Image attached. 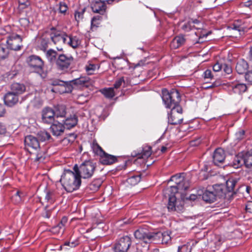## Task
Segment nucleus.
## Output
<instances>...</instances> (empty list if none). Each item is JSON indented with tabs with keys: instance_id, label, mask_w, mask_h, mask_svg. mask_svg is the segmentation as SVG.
Segmentation results:
<instances>
[{
	"instance_id": "8fccbe9b",
	"label": "nucleus",
	"mask_w": 252,
	"mask_h": 252,
	"mask_svg": "<svg viewBox=\"0 0 252 252\" xmlns=\"http://www.w3.org/2000/svg\"><path fill=\"white\" fill-rule=\"evenodd\" d=\"M224 73L227 74H230L232 72V69L230 65L227 64H222V69Z\"/></svg>"
},
{
	"instance_id": "20e7f679",
	"label": "nucleus",
	"mask_w": 252,
	"mask_h": 252,
	"mask_svg": "<svg viewBox=\"0 0 252 252\" xmlns=\"http://www.w3.org/2000/svg\"><path fill=\"white\" fill-rule=\"evenodd\" d=\"M161 97L163 103L167 108L179 104L181 100L179 92L176 90L168 91L166 89L162 90Z\"/></svg>"
},
{
	"instance_id": "72a5a7b5",
	"label": "nucleus",
	"mask_w": 252,
	"mask_h": 252,
	"mask_svg": "<svg viewBox=\"0 0 252 252\" xmlns=\"http://www.w3.org/2000/svg\"><path fill=\"white\" fill-rule=\"evenodd\" d=\"M55 117H63L66 114V108L64 105H58L54 111Z\"/></svg>"
},
{
	"instance_id": "e2e57ef3",
	"label": "nucleus",
	"mask_w": 252,
	"mask_h": 252,
	"mask_svg": "<svg viewBox=\"0 0 252 252\" xmlns=\"http://www.w3.org/2000/svg\"><path fill=\"white\" fill-rule=\"evenodd\" d=\"M6 131L5 126L1 122H0V134H4Z\"/></svg>"
},
{
	"instance_id": "0eeeda50",
	"label": "nucleus",
	"mask_w": 252,
	"mask_h": 252,
	"mask_svg": "<svg viewBox=\"0 0 252 252\" xmlns=\"http://www.w3.org/2000/svg\"><path fill=\"white\" fill-rule=\"evenodd\" d=\"M73 60V58L70 55L60 54L55 63L56 67L59 70L66 71L72 63Z\"/></svg>"
},
{
	"instance_id": "79ce46f5",
	"label": "nucleus",
	"mask_w": 252,
	"mask_h": 252,
	"mask_svg": "<svg viewBox=\"0 0 252 252\" xmlns=\"http://www.w3.org/2000/svg\"><path fill=\"white\" fill-rule=\"evenodd\" d=\"M162 244H167L171 240L170 232L168 231H164L161 233Z\"/></svg>"
},
{
	"instance_id": "4d7b16f0",
	"label": "nucleus",
	"mask_w": 252,
	"mask_h": 252,
	"mask_svg": "<svg viewBox=\"0 0 252 252\" xmlns=\"http://www.w3.org/2000/svg\"><path fill=\"white\" fill-rule=\"evenodd\" d=\"M204 76L205 79H212L213 78V75L210 69H207L204 72Z\"/></svg>"
},
{
	"instance_id": "aec40b11",
	"label": "nucleus",
	"mask_w": 252,
	"mask_h": 252,
	"mask_svg": "<svg viewBox=\"0 0 252 252\" xmlns=\"http://www.w3.org/2000/svg\"><path fill=\"white\" fill-rule=\"evenodd\" d=\"M244 164H245L244 153L242 152L234 157L233 160L229 163V165L234 168L237 169L241 167Z\"/></svg>"
},
{
	"instance_id": "c85d7f7f",
	"label": "nucleus",
	"mask_w": 252,
	"mask_h": 252,
	"mask_svg": "<svg viewBox=\"0 0 252 252\" xmlns=\"http://www.w3.org/2000/svg\"><path fill=\"white\" fill-rule=\"evenodd\" d=\"M58 195L57 192L54 190H50L46 192L45 199L50 204L53 203Z\"/></svg>"
},
{
	"instance_id": "dca6fc26",
	"label": "nucleus",
	"mask_w": 252,
	"mask_h": 252,
	"mask_svg": "<svg viewBox=\"0 0 252 252\" xmlns=\"http://www.w3.org/2000/svg\"><path fill=\"white\" fill-rule=\"evenodd\" d=\"M54 111L50 108L46 107L42 111V121L45 124H50L54 121Z\"/></svg>"
},
{
	"instance_id": "13d9d810",
	"label": "nucleus",
	"mask_w": 252,
	"mask_h": 252,
	"mask_svg": "<svg viewBox=\"0 0 252 252\" xmlns=\"http://www.w3.org/2000/svg\"><path fill=\"white\" fill-rule=\"evenodd\" d=\"M66 82L59 80H55L52 81L51 84L53 86H64L65 87Z\"/></svg>"
},
{
	"instance_id": "7c9ffc66",
	"label": "nucleus",
	"mask_w": 252,
	"mask_h": 252,
	"mask_svg": "<svg viewBox=\"0 0 252 252\" xmlns=\"http://www.w3.org/2000/svg\"><path fill=\"white\" fill-rule=\"evenodd\" d=\"M99 65L97 64L93 63L91 62H88L85 66V70L88 75H92L94 73V72L98 69Z\"/></svg>"
},
{
	"instance_id": "c9c22d12",
	"label": "nucleus",
	"mask_w": 252,
	"mask_h": 252,
	"mask_svg": "<svg viewBox=\"0 0 252 252\" xmlns=\"http://www.w3.org/2000/svg\"><path fill=\"white\" fill-rule=\"evenodd\" d=\"M102 184V181L100 179L94 180L89 186V188L93 191H95L100 187Z\"/></svg>"
},
{
	"instance_id": "4c0bfd02",
	"label": "nucleus",
	"mask_w": 252,
	"mask_h": 252,
	"mask_svg": "<svg viewBox=\"0 0 252 252\" xmlns=\"http://www.w3.org/2000/svg\"><path fill=\"white\" fill-rule=\"evenodd\" d=\"M35 151V160L39 162H43L46 157L44 151L41 150V148Z\"/></svg>"
},
{
	"instance_id": "6e6d98bb",
	"label": "nucleus",
	"mask_w": 252,
	"mask_h": 252,
	"mask_svg": "<svg viewBox=\"0 0 252 252\" xmlns=\"http://www.w3.org/2000/svg\"><path fill=\"white\" fill-rule=\"evenodd\" d=\"M93 149L97 154H99L100 155H101L103 152H104L101 147L98 144L94 145Z\"/></svg>"
},
{
	"instance_id": "864d4df0",
	"label": "nucleus",
	"mask_w": 252,
	"mask_h": 252,
	"mask_svg": "<svg viewBox=\"0 0 252 252\" xmlns=\"http://www.w3.org/2000/svg\"><path fill=\"white\" fill-rule=\"evenodd\" d=\"M100 16H96L94 17L92 19L91 22V25L92 27L95 26L96 27H97V25L99 24V20H100Z\"/></svg>"
},
{
	"instance_id": "4be33fe9",
	"label": "nucleus",
	"mask_w": 252,
	"mask_h": 252,
	"mask_svg": "<svg viewBox=\"0 0 252 252\" xmlns=\"http://www.w3.org/2000/svg\"><path fill=\"white\" fill-rule=\"evenodd\" d=\"M117 160L116 157L108 154L105 152L100 155V162L103 164L109 165L114 163Z\"/></svg>"
},
{
	"instance_id": "f3484780",
	"label": "nucleus",
	"mask_w": 252,
	"mask_h": 252,
	"mask_svg": "<svg viewBox=\"0 0 252 252\" xmlns=\"http://www.w3.org/2000/svg\"><path fill=\"white\" fill-rule=\"evenodd\" d=\"M91 8L94 13L103 15L105 12L106 5L99 0H95L92 1Z\"/></svg>"
},
{
	"instance_id": "f03ea898",
	"label": "nucleus",
	"mask_w": 252,
	"mask_h": 252,
	"mask_svg": "<svg viewBox=\"0 0 252 252\" xmlns=\"http://www.w3.org/2000/svg\"><path fill=\"white\" fill-rule=\"evenodd\" d=\"M60 182L63 189L68 192L78 189L81 186L80 177L76 172L66 170L62 175Z\"/></svg>"
},
{
	"instance_id": "7ed1b4c3",
	"label": "nucleus",
	"mask_w": 252,
	"mask_h": 252,
	"mask_svg": "<svg viewBox=\"0 0 252 252\" xmlns=\"http://www.w3.org/2000/svg\"><path fill=\"white\" fill-rule=\"evenodd\" d=\"M222 185H215L212 187H208L202 194V199L208 203L215 201L217 198H225L226 190Z\"/></svg>"
},
{
	"instance_id": "b1692460",
	"label": "nucleus",
	"mask_w": 252,
	"mask_h": 252,
	"mask_svg": "<svg viewBox=\"0 0 252 252\" xmlns=\"http://www.w3.org/2000/svg\"><path fill=\"white\" fill-rule=\"evenodd\" d=\"M249 67L247 62L243 59L239 60L236 65V70L241 74L246 72Z\"/></svg>"
},
{
	"instance_id": "680f3d73",
	"label": "nucleus",
	"mask_w": 252,
	"mask_h": 252,
	"mask_svg": "<svg viewBox=\"0 0 252 252\" xmlns=\"http://www.w3.org/2000/svg\"><path fill=\"white\" fill-rule=\"evenodd\" d=\"M48 41L44 38H42L41 41V46L43 50H45L47 48Z\"/></svg>"
},
{
	"instance_id": "58836bf2",
	"label": "nucleus",
	"mask_w": 252,
	"mask_h": 252,
	"mask_svg": "<svg viewBox=\"0 0 252 252\" xmlns=\"http://www.w3.org/2000/svg\"><path fill=\"white\" fill-rule=\"evenodd\" d=\"M231 29L234 30L238 31L240 32V34H241V32H244L246 31L247 28L244 24H241L239 23V21L235 22Z\"/></svg>"
},
{
	"instance_id": "4468645a",
	"label": "nucleus",
	"mask_w": 252,
	"mask_h": 252,
	"mask_svg": "<svg viewBox=\"0 0 252 252\" xmlns=\"http://www.w3.org/2000/svg\"><path fill=\"white\" fill-rule=\"evenodd\" d=\"M25 144L27 150L29 151L30 153L32 152L30 151V149L36 151L40 148L39 142L37 138L31 135L25 137Z\"/></svg>"
},
{
	"instance_id": "f257e3e1",
	"label": "nucleus",
	"mask_w": 252,
	"mask_h": 252,
	"mask_svg": "<svg viewBox=\"0 0 252 252\" xmlns=\"http://www.w3.org/2000/svg\"><path fill=\"white\" fill-rule=\"evenodd\" d=\"M189 187L188 181L183 178L181 181H179L177 185L171 186L170 188H167L163 190V196L165 198H167L168 200L167 208L169 211H181L183 209L182 205H177L175 194L178 191H185Z\"/></svg>"
},
{
	"instance_id": "f8f14e48",
	"label": "nucleus",
	"mask_w": 252,
	"mask_h": 252,
	"mask_svg": "<svg viewBox=\"0 0 252 252\" xmlns=\"http://www.w3.org/2000/svg\"><path fill=\"white\" fill-rule=\"evenodd\" d=\"M22 37L18 34L10 35L6 40L8 48L15 51L20 50L22 46Z\"/></svg>"
},
{
	"instance_id": "5fc2aeb1",
	"label": "nucleus",
	"mask_w": 252,
	"mask_h": 252,
	"mask_svg": "<svg viewBox=\"0 0 252 252\" xmlns=\"http://www.w3.org/2000/svg\"><path fill=\"white\" fill-rule=\"evenodd\" d=\"M124 82V77H121L118 79L114 84V87L115 89H118L122 85V83Z\"/></svg>"
},
{
	"instance_id": "bb28decb",
	"label": "nucleus",
	"mask_w": 252,
	"mask_h": 252,
	"mask_svg": "<svg viewBox=\"0 0 252 252\" xmlns=\"http://www.w3.org/2000/svg\"><path fill=\"white\" fill-rule=\"evenodd\" d=\"M59 55L56 51L51 49L47 51L45 54L46 58L50 63H56Z\"/></svg>"
},
{
	"instance_id": "473e14b6",
	"label": "nucleus",
	"mask_w": 252,
	"mask_h": 252,
	"mask_svg": "<svg viewBox=\"0 0 252 252\" xmlns=\"http://www.w3.org/2000/svg\"><path fill=\"white\" fill-rule=\"evenodd\" d=\"M100 92L107 98H112L115 95L113 88H105L101 89Z\"/></svg>"
},
{
	"instance_id": "a19ab883",
	"label": "nucleus",
	"mask_w": 252,
	"mask_h": 252,
	"mask_svg": "<svg viewBox=\"0 0 252 252\" xmlns=\"http://www.w3.org/2000/svg\"><path fill=\"white\" fill-rule=\"evenodd\" d=\"M9 54L8 49L3 44H0V60L6 59Z\"/></svg>"
},
{
	"instance_id": "ddd939ff",
	"label": "nucleus",
	"mask_w": 252,
	"mask_h": 252,
	"mask_svg": "<svg viewBox=\"0 0 252 252\" xmlns=\"http://www.w3.org/2000/svg\"><path fill=\"white\" fill-rule=\"evenodd\" d=\"M152 154V148L150 146L144 145L138 151H134L131 156L132 157H137V159H143L144 162L146 158L149 157Z\"/></svg>"
},
{
	"instance_id": "5701e85b",
	"label": "nucleus",
	"mask_w": 252,
	"mask_h": 252,
	"mask_svg": "<svg viewBox=\"0 0 252 252\" xmlns=\"http://www.w3.org/2000/svg\"><path fill=\"white\" fill-rule=\"evenodd\" d=\"M186 38L183 34L175 36L171 43V47L177 49L185 44Z\"/></svg>"
},
{
	"instance_id": "393cba45",
	"label": "nucleus",
	"mask_w": 252,
	"mask_h": 252,
	"mask_svg": "<svg viewBox=\"0 0 252 252\" xmlns=\"http://www.w3.org/2000/svg\"><path fill=\"white\" fill-rule=\"evenodd\" d=\"M78 119L76 116L73 115L67 118L64 121L65 128L69 129L74 127L77 124Z\"/></svg>"
},
{
	"instance_id": "1a4fd4ad",
	"label": "nucleus",
	"mask_w": 252,
	"mask_h": 252,
	"mask_svg": "<svg viewBox=\"0 0 252 252\" xmlns=\"http://www.w3.org/2000/svg\"><path fill=\"white\" fill-rule=\"evenodd\" d=\"M157 234V233L150 232L148 228L144 226L140 227L136 230L134 234L135 238L142 240L144 242L147 243L151 242Z\"/></svg>"
},
{
	"instance_id": "412c9836",
	"label": "nucleus",
	"mask_w": 252,
	"mask_h": 252,
	"mask_svg": "<svg viewBox=\"0 0 252 252\" xmlns=\"http://www.w3.org/2000/svg\"><path fill=\"white\" fill-rule=\"evenodd\" d=\"M65 128L64 126L59 122H54L50 126L53 134L57 136L61 135Z\"/></svg>"
},
{
	"instance_id": "2f4dec72",
	"label": "nucleus",
	"mask_w": 252,
	"mask_h": 252,
	"mask_svg": "<svg viewBox=\"0 0 252 252\" xmlns=\"http://www.w3.org/2000/svg\"><path fill=\"white\" fill-rule=\"evenodd\" d=\"M244 160L246 167L252 166V149L244 153Z\"/></svg>"
},
{
	"instance_id": "423d86ee",
	"label": "nucleus",
	"mask_w": 252,
	"mask_h": 252,
	"mask_svg": "<svg viewBox=\"0 0 252 252\" xmlns=\"http://www.w3.org/2000/svg\"><path fill=\"white\" fill-rule=\"evenodd\" d=\"M170 113L168 114V122L171 125H179L182 123L183 120V109L179 105L173 106L171 108Z\"/></svg>"
},
{
	"instance_id": "a18cd8bd",
	"label": "nucleus",
	"mask_w": 252,
	"mask_h": 252,
	"mask_svg": "<svg viewBox=\"0 0 252 252\" xmlns=\"http://www.w3.org/2000/svg\"><path fill=\"white\" fill-rule=\"evenodd\" d=\"M86 10V8H84L80 10V11H77L75 13V18L76 21H79L80 20L82 19L83 17V14Z\"/></svg>"
},
{
	"instance_id": "338daca9",
	"label": "nucleus",
	"mask_w": 252,
	"mask_h": 252,
	"mask_svg": "<svg viewBox=\"0 0 252 252\" xmlns=\"http://www.w3.org/2000/svg\"><path fill=\"white\" fill-rule=\"evenodd\" d=\"M67 218L66 217H63L61 220L60 222L62 225H65L67 222Z\"/></svg>"
},
{
	"instance_id": "c756f323",
	"label": "nucleus",
	"mask_w": 252,
	"mask_h": 252,
	"mask_svg": "<svg viewBox=\"0 0 252 252\" xmlns=\"http://www.w3.org/2000/svg\"><path fill=\"white\" fill-rule=\"evenodd\" d=\"M141 180V174L137 173L136 175H130L126 179V182L130 186L137 185Z\"/></svg>"
},
{
	"instance_id": "39448f33",
	"label": "nucleus",
	"mask_w": 252,
	"mask_h": 252,
	"mask_svg": "<svg viewBox=\"0 0 252 252\" xmlns=\"http://www.w3.org/2000/svg\"><path fill=\"white\" fill-rule=\"evenodd\" d=\"M95 167V165L93 162L87 161L82 163L79 168L76 164L75 165L73 169L80 177V178L89 179L93 176Z\"/></svg>"
},
{
	"instance_id": "f704fd0d",
	"label": "nucleus",
	"mask_w": 252,
	"mask_h": 252,
	"mask_svg": "<svg viewBox=\"0 0 252 252\" xmlns=\"http://www.w3.org/2000/svg\"><path fill=\"white\" fill-rule=\"evenodd\" d=\"M233 91L236 93L241 94L245 92L247 87L246 85L244 83H237L233 87Z\"/></svg>"
},
{
	"instance_id": "6ab92c4d",
	"label": "nucleus",
	"mask_w": 252,
	"mask_h": 252,
	"mask_svg": "<svg viewBox=\"0 0 252 252\" xmlns=\"http://www.w3.org/2000/svg\"><path fill=\"white\" fill-rule=\"evenodd\" d=\"M225 155L224 151L221 148L217 149L213 156V162L216 165H219L220 163H222L225 159Z\"/></svg>"
},
{
	"instance_id": "3c124183",
	"label": "nucleus",
	"mask_w": 252,
	"mask_h": 252,
	"mask_svg": "<svg viewBox=\"0 0 252 252\" xmlns=\"http://www.w3.org/2000/svg\"><path fill=\"white\" fill-rule=\"evenodd\" d=\"M19 4L20 6H21V8L24 9L25 8L27 7L30 5V3L27 0H19Z\"/></svg>"
},
{
	"instance_id": "0e129e2a",
	"label": "nucleus",
	"mask_w": 252,
	"mask_h": 252,
	"mask_svg": "<svg viewBox=\"0 0 252 252\" xmlns=\"http://www.w3.org/2000/svg\"><path fill=\"white\" fill-rule=\"evenodd\" d=\"M245 134V131L243 130H240L236 133V136L237 139H241L243 138Z\"/></svg>"
},
{
	"instance_id": "a211bd4d",
	"label": "nucleus",
	"mask_w": 252,
	"mask_h": 252,
	"mask_svg": "<svg viewBox=\"0 0 252 252\" xmlns=\"http://www.w3.org/2000/svg\"><path fill=\"white\" fill-rule=\"evenodd\" d=\"M18 101V95L12 92L6 93L4 96L5 104L9 107L14 106L17 103Z\"/></svg>"
},
{
	"instance_id": "37998d69",
	"label": "nucleus",
	"mask_w": 252,
	"mask_h": 252,
	"mask_svg": "<svg viewBox=\"0 0 252 252\" xmlns=\"http://www.w3.org/2000/svg\"><path fill=\"white\" fill-rule=\"evenodd\" d=\"M59 10L60 13L65 14L67 9L68 6L64 2H60L59 4Z\"/></svg>"
},
{
	"instance_id": "6e6552de",
	"label": "nucleus",
	"mask_w": 252,
	"mask_h": 252,
	"mask_svg": "<svg viewBox=\"0 0 252 252\" xmlns=\"http://www.w3.org/2000/svg\"><path fill=\"white\" fill-rule=\"evenodd\" d=\"M27 62L29 66L34 71L38 73L43 72L44 62L39 57L36 55L30 56L27 58Z\"/></svg>"
},
{
	"instance_id": "603ef678",
	"label": "nucleus",
	"mask_w": 252,
	"mask_h": 252,
	"mask_svg": "<svg viewBox=\"0 0 252 252\" xmlns=\"http://www.w3.org/2000/svg\"><path fill=\"white\" fill-rule=\"evenodd\" d=\"M222 69V64L219 62L216 63L213 66V69L214 72H219Z\"/></svg>"
},
{
	"instance_id": "09e8293b",
	"label": "nucleus",
	"mask_w": 252,
	"mask_h": 252,
	"mask_svg": "<svg viewBox=\"0 0 252 252\" xmlns=\"http://www.w3.org/2000/svg\"><path fill=\"white\" fill-rule=\"evenodd\" d=\"M245 78L248 83L252 85V70L246 72Z\"/></svg>"
},
{
	"instance_id": "49530a36",
	"label": "nucleus",
	"mask_w": 252,
	"mask_h": 252,
	"mask_svg": "<svg viewBox=\"0 0 252 252\" xmlns=\"http://www.w3.org/2000/svg\"><path fill=\"white\" fill-rule=\"evenodd\" d=\"M184 173L180 174L179 175H175L172 176L170 178V181L174 182L177 185L178 184L179 181H181L183 180V178L184 177L183 175Z\"/></svg>"
},
{
	"instance_id": "ea45409f",
	"label": "nucleus",
	"mask_w": 252,
	"mask_h": 252,
	"mask_svg": "<svg viewBox=\"0 0 252 252\" xmlns=\"http://www.w3.org/2000/svg\"><path fill=\"white\" fill-rule=\"evenodd\" d=\"M37 138L41 141H45L51 138V135L49 132L45 130H41L37 133Z\"/></svg>"
},
{
	"instance_id": "c03bdc74",
	"label": "nucleus",
	"mask_w": 252,
	"mask_h": 252,
	"mask_svg": "<svg viewBox=\"0 0 252 252\" xmlns=\"http://www.w3.org/2000/svg\"><path fill=\"white\" fill-rule=\"evenodd\" d=\"M182 29L186 32H189L190 30H191L193 28H195L194 25H192V23L190 21H189L187 23H185L182 27Z\"/></svg>"
},
{
	"instance_id": "cd10ccee",
	"label": "nucleus",
	"mask_w": 252,
	"mask_h": 252,
	"mask_svg": "<svg viewBox=\"0 0 252 252\" xmlns=\"http://www.w3.org/2000/svg\"><path fill=\"white\" fill-rule=\"evenodd\" d=\"M12 92L15 93L17 95L21 94L26 90V87L24 85L18 83H14L11 85Z\"/></svg>"
},
{
	"instance_id": "de8ad7c7",
	"label": "nucleus",
	"mask_w": 252,
	"mask_h": 252,
	"mask_svg": "<svg viewBox=\"0 0 252 252\" xmlns=\"http://www.w3.org/2000/svg\"><path fill=\"white\" fill-rule=\"evenodd\" d=\"M54 208L52 209H48V206L45 207L44 211L43 212L42 216L43 217L47 219H49L51 217V212Z\"/></svg>"
},
{
	"instance_id": "774afa93",
	"label": "nucleus",
	"mask_w": 252,
	"mask_h": 252,
	"mask_svg": "<svg viewBox=\"0 0 252 252\" xmlns=\"http://www.w3.org/2000/svg\"><path fill=\"white\" fill-rule=\"evenodd\" d=\"M64 226V225H62L61 224V222H60V223H59L57 226H55V227H53V228H52V229H53V230H54V229H56H56H57V230H60V229H61L63 228V226Z\"/></svg>"
},
{
	"instance_id": "bf43d9fd",
	"label": "nucleus",
	"mask_w": 252,
	"mask_h": 252,
	"mask_svg": "<svg viewBox=\"0 0 252 252\" xmlns=\"http://www.w3.org/2000/svg\"><path fill=\"white\" fill-rule=\"evenodd\" d=\"M32 102L35 107H39L42 104V101L39 98L35 97Z\"/></svg>"
},
{
	"instance_id": "2eb2a0df",
	"label": "nucleus",
	"mask_w": 252,
	"mask_h": 252,
	"mask_svg": "<svg viewBox=\"0 0 252 252\" xmlns=\"http://www.w3.org/2000/svg\"><path fill=\"white\" fill-rule=\"evenodd\" d=\"M53 31L51 34V38L54 44H66L67 34L60 31H56L54 28H52Z\"/></svg>"
},
{
	"instance_id": "9b49d317",
	"label": "nucleus",
	"mask_w": 252,
	"mask_h": 252,
	"mask_svg": "<svg viewBox=\"0 0 252 252\" xmlns=\"http://www.w3.org/2000/svg\"><path fill=\"white\" fill-rule=\"evenodd\" d=\"M89 78L87 77H80L71 81L66 82L65 91L66 93H71L72 90L75 88L85 85L88 83Z\"/></svg>"
},
{
	"instance_id": "e433bc0d",
	"label": "nucleus",
	"mask_w": 252,
	"mask_h": 252,
	"mask_svg": "<svg viewBox=\"0 0 252 252\" xmlns=\"http://www.w3.org/2000/svg\"><path fill=\"white\" fill-rule=\"evenodd\" d=\"M237 183V180L234 178H229L226 182V187L228 192H231L233 190L234 188Z\"/></svg>"
},
{
	"instance_id": "9d476101",
	"label": "nucleus",
	"mask_w": 252,
	"mask_h": 252,
	"mask_svg": "<svg viewBox=\"0 0 252 252\" xmlns=\"http://www.w3.org/2000/svg\"><path fill=\"white\" fill-rule=\"evenodd\" d=\"M131 244V240L128 236L121 237L116 243L114 249L115 252H127Z\"/></svg>"
},
{
	"instance_id": "a878e982",
	"label": "nucleus",
	"mask_w": 252,
	"mask_h": 252,
	"mask_svg": "<svg viewBox=\"0 0 252 252\" xmlns=\"http://www.w3.org/2000/svg\"><path fill=\"white\" fill-rule=\"evenodd\" d=\"M81 41L79 38L75 36H70L67 35L66 44L69 45L73 48H77L81 44Z\"/></svg>"
},
{
	"instance_id": "052dcab7",
	"label": "nucleus",
	"mask_w": 252,
	"mask_h": 252,
	"mask_svg": "<svg viewBox=\"0 0 252 252\" xmlns=\"http://www.w3.org/2000/svg\"><path fill=\"white\" fill-rule=\"evenodd\" d=\"M241 5L243 7H246L252 9V0H249L246 2H242Z\"/></svg>"
},
{
	"instance_id": "69168bd1",
	"label": "nucleus",
	"mask_w": 252,
	"mask_h": 252,
	"mask_svg": "<svg viewBox=\"0 0 252 252\" xmlns=\"http://www.w3.org/2000/svg\"><path fill=\"white\" fill-rule=\"evenodd\" d=\"M246 210L248 212L252 213V202H249L246 204Z\"/></svg>"
}]
</instances>
